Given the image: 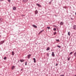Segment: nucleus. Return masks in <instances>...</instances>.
I'll return each instance as SVG.
<instances>
[{"instance_id": "nucleus-1", "label": "nucleus", "mask_w": 76, "mask_h": 76, "mask_svg": "<svg viewBox=\"0 0 76 76\" xmlns=\"http://www.w3.org/2000/svg\"><path fill=\"white\" fill-rule=\"evenodd\" d=\"M4 42V40L1 41L0 42V45H1L2 44H3Z\"/></svg>"}, {"instance_id": "nucleus-2", "label": "nucleus", "mask_w": 76, "mask_h": 76, "mask_svg": "<svg viewBox=\"0 0 76 76\" xmlns=\"http://www.w3.org/2000/svg\"><path fill=\"white\" fill-rule=\"evenodd\" d=\"M36 5L37 6H38V7H41V5H40V4H36Z\"/></svg>"}, {"instance_id": "nucleus-3", "label": "nucleus", "mask_w": 76, "mask_h": 76, "mask_svg": "<svg viewBox=\"0 0 76 76\" xmlns=\"http://www.w3.org/2000/svg\"><path fill=\"white\" fill-rule=\"evenodd\" d=\"M31 54L28 55L27 56L28 58V59L30 58V57H31Z\"/></svg>"}, {"instance_id": "nucleus-4", "label": "nucleus", "mask_w": 76, "mask_h": 76, "mask_svg": "<svg viewBox=\"0 0 76 76\" xmlns=\"http://www.w3.org/2000/svg\"><path fill=\"white\" fill-rule=\"evenodd\" d=\"M73 29H74V30H75L76 29V26L74 25L73 26Z\"/></svg>"}, {"instance_id": "nucleus-5", "label": "nucleus", "mask_w": 76, "mask_h": 76, "mask_svg": "<svg viewBox=\"0 0 76 76\" xmlns=\"http://www.w3.org/2000/svg\"><path fill=\"white\" fill-rule=\"evenodd\" d=\"M60 25H64V23L63 22H61L60 23Z\"/></svg>"}, {"instance_id": "nucleus-6", "label": "nucleus", "mask_w": 76, "mask_h": 76, "mask_svg": "<svg viewBox=\"0 0 76 76\" xmlns=\"http://www.w3.org/2000/svg\"><path fill=\"white\" fill-rule=\"evenodd\" d=\"M28 1V0H23V1L24 2V3H26V2H27Z\"/></svg>"}, {"instance_id": "nucleus-7", "label": "nucleus", "mask_w": 76, "mask_h": 76, "mask_svg": "<svg viewBox=\"0 0 76 76\" xmlns=\"http://www.w3.org/2000/svg\"><path fill=\"white\" fill-rule=\"evenodd\" d=\"M38 11L37 10L35 11V13L36 15H37V14H38Z\"/></svg>"}, {"instance_id": "nucleus-8", "label": "nucleus", "mask_w": 76, "mask_h": 76, "mask_svg": "<svg viewBox=\"0 0 76 76\" xmlns=\"http://www.w3.org/2000/svg\"><path fill=\"white\" fill-rule=\"evenodd\" d=\"M32 26L33 27H34V28H37V26H35V25H32Z\"/></svg>"}, {"instance_id": "nucleus-9", "label": "nucleus", "mask_w": 76, "mask_h": 76, "mask_svg": "<svg viewBox=\"0 0 76 76\" xmlns=\"http://www.w3.org/2000/svg\"><path fill=\"white\" fill-rule=\"evenodd\" d=\"M52 56H53V57H55V55H54V52H53L52 53V54L51 55Z\"/></svg>"}, {"instance_id": "nucleus-10", "label": "nucleus", "mask_w": 76, "mask_h": 76, "mask_svg": "<svg viewBox=\"0 0 76 76\" xmlns=\"http://www.w3.org/2000/svg\"><path fill=\"white\" fill-rule=\"evenodd\" d=\"M13 9L14 10H16V8L15 7H13Z\"/></svg>"}, {"instance_id": "nucleus-11", "label": "nucleus", "mask_w": 76, "mask_h": 76, "mask_svg": "<svg viewBox=\"0 0 76 76\" xmlns=\"http://www.w3.org/2000/svg\"><path fill=\"white\" fill-rule=\"evenodd\" d=\"M15 66H13L12 67V70H14L15 68Z\"/></svg>"}, {"instance_id": "nucleus-12", "label": "nucleus", "mask_w": 76, "mask_h": 76, "mask_svg": "<svg viewBox=\"0 0 76 76\" xmlns=\"http://www.w3.org/2000/svg\"><path fill=\"white\" fill-rule=\"evenodd\" d=\"M33 60H34V63H36V60L35 59V58H33Z\"/></svg>"}, {"instance_id": "nucleus-13", "label": "nucleus", "mask_w": 76, "mask_h": 76, "mask_svg": "<svg viewBox=\"0 0 76 76\" xmlns=\"http://www.w3.org/2000/svg\"><path fill=\"white\" fill-rule=\"evenodd\" d=\"M2 20H3V18H0V22H2Z\"/></svg>"}, {"instance_id": "nucleus-14", "label": "nucleus", "mask_w": 76, "mask_h": 76, "mask_svg": "<svg viewBox=\"0 0 76 76\" xmlns=\"http://www.w3.org/2000/svg\"><path fill=\"white\" fill-rule=\"evenodd\" d=\"M46 50H47V51H48V50H50V48L49 47L47 48Z\"/></svg>"}, {"instance_id": "nucleus-15", "label": "nucleus", "mask_w": 76, "mask_h": 76, "mask_svg": "<svg viewBox=\"0 0 76 76\" xmlns=\"http://www.w3.org/2000/svg\"><path fill=\"white\" fill-rule=\"evenodd\" d=\"M20 61L21 62H23V61H25L23 59H22L20 60Z\"/></svg>"}, {"instance_id": "nucleus-16", "label": "nucleus", "mask_w": 76, "mask_h": 76, "mask_svg": "<svg viewBox=\"0 0 76 76\" xmlns=\"http://www.w3.org/2000/svg\"><path fill=\"white\" fill-rule=\"evenodd\" d=\"M44 31V30H43L42 31H41L39 33V34H40L42 32V31Z\"/></svg>"}, {"instance_id": "nucleus-17", "label": "nucleus", "mask_w": 76, "mask_h": 76, "mask_svg": "<svg viewBox=\"0 0 76 76\" xmlns=\"http://www.w3.org/2000/svg\"><path fill=\"white\" fill-rule=\"evenodd\" d=\"M12 56H14V54H15V53L13 51L12 52Z\"/></svg>"}, {"instance_id": "nucleus-18", "label": "nucleus", "mask_w": 76, "mask_h": 76, "mask_svg": "<svg viewBox=\"0 0 76 76\" xmlns=\"http://www.w3.org/2000/svg\"><path fill=\"white\" fill-rule=\"evenodd\" d=\"M68 35H69V36H70V32H68Z\"/></svg>"}, {"instance_id": "nucleus-19", "label": "nucleus", "mask_w": 76, "mask_h": 76, "mask_svg": "<svg viewBox=\"0 0 76 76\" xmlns=\"http://www.w3.org/2000/svg\"><path fill=\"white\" fill-rule=\"evenodd\" d=\"M57 47H58V48H61V46H60L57 45Z\"/></svg>"}, {"instance_id": "nucleus-20", "label": "nucleus", "mask_w": 76, "mask_h": 76, "mask_svg": "<svg viewBox=\"0 0 76 76\" xmlns=\"http://www.w3.org/2000/svg\"><path fill=\"white\" fill-rule=\"evenodd\" d=\"M70 57H69L68 58L67 60L68 61H69V60H70Z\"/></svg>"}, {"instance_id": "nucleus-21", "label": "nucleus", "mask_w": 76, "mask_h": 76, "mask_svg": "<svg viewBox=\"0 0 76 76\" xmlns=\"http://www.w3.org/2000/svg\"><path fill=\"white\" fill-rule=\"evenodd\" d=\"M74 55L75 57L76 56V52L74 53Z\"/></svg>"}, {"instance_id": "nucleus-22", "label": "nucleus", "mask_w": 76, "mask_h": 76, "mask_svg": "<svg viewBox=\"0 0 76 76\" xmlns=\"http://www.w3.org/2000/svg\"><path fill=\"white\" fill-rule=\"evenodd\" d=\"M56 32H55L53 33V35H56Z\"/></svg>"}, {"instance_id": "nucleus-23", "label": "nucleus", "mask_w": 76, "mask_h": 76, "mask_svg": "<svg viewBox=\"0 0 76 76\" xmlns=\"http://www.w3.org/2000/svg\"><path fill=\"white\" fill-rule=\"evenodd\" d=\"M56 41H58V42H59V41H60L59 39H56Z\"/></svg>"}, {"instance_id": "nucleus-24", "label": "nucleus", "mask_w": 76, "mask_h": 76, "mask_svg": "<svg viewBox=\"0 0 76 76\" xmlns=\"http://www.w3.org/2000/svg\"><path fill=\"white\" fill-rule=\"evenodd\" d=\"M47 28L48 29H50V27H47Z\"/></svg>"}, {"instance_id": "nucleus-25", "label": "nucleus", "mask_w": 76, "mask_h": 76, "mask_svg": "<svg viewBox=\"0 0 76 76\" xmlns=\"http://www.w3.org/2000/svg\"><path fill=\"white\" fill-rule=\"evenodd\" d=\"M25 66H26L27 65V62H26L25 64Z\"/></svg>"}, {"instance_id": "nucleus-26", "label": "nucleus", "mask_w": 76, "mask_h": 76, "mask_svg": "<svg viewBox=\"0 0 76 76\" xmlns=\"http://www.w3.org/2000/svg\"><path fill=\"white\" fill-rule=\"evenodd\" d=\"M47 55L48 57H49V54L48 53H47Z\"/></svg>"}, {"instance_id": "nucleus-27", "label": "nucleus", "mask_w": 76, "mask_h": 76, "mask_svg": "<svg viewBox=\"0 0 76 76\" xmlns=\"http://www.w3.org/2000/svg\"><path fill=\"white\" fill-rule=\"evenodd\" d=\"M64 9H67V7L65 6V7H64Z\"/></svg>"}, {"instance_id": "nucleus-28", "label": "nucleus", "mask_w": 76, "mask_h": 76, "mask_svg": "<svg viewBox=\"0 0 76 76\" xmlns=\"http://www.w3.org/2000/svg\"><path fill=\"white\" fill-rule=\"evenodd\" d=\"M53 31H56V28H54L53 29Z\"/></svg>"}, {"instance_id": "nucleus-29", "label": "nucleus", "mask_w": 76, "mask_h": 76, "mask_svg": "<svg viewBox=\"0 0 76 76\" xmlns=\"http://www.w3.org/2000/svg\"><path fill=\"white\" fill-rule=\"evenodd\" d=\"M4 60H6V57H5L4 58Z\"/></svg>"}, {"instance_id": "nucleus-30", "label": "nucleus", "mask_w": 76, "mask_h": 76, "mask_svg": "<svg viewBox=\"0 0 76 76\" xmlns=\"http://www.w3.org/2000/svg\"><path fill=\"white\" fill-rule=\"evenodd\" d=\"M73 54V53H72V52H71L69 54L70 55H71V54Z\"/></svg>"}, {"instance_id": "nucleus-31", "label": "nucleus", "mask_w": 76, "mask_h": 76, "mask_svg": "<svg viewBox=\"0 0 76 76\" xmlns=\"http://www.w3.org/2000/svg\"><path fill=\"white\" fill-rule=\"evenodd\" d=\"M8 1L9 3H10V0H8Z\"/></svg>"}, {"instance_id": "nucleus-32", "label": "nucleus", "mask_w": 76, "mask_h": 76, "mask_svg": "<svg viewBox=\"0 0 76 76\" xmlns=\"http://www.w3.org/2000/svg\"><path fill=\"white\" fill-rule=\"evenodd\" d=\"M57 65H58V64L57 63H56V66H57Z\"/></svg>"}, {"instance_id": "nucleus-33", "label": "nucleus", "mask_w": 76, "mask_h": 76, "mask_svg": "<svg viewBox=\"0 0 76 76\" xmlns=\"http://www.w3.org/2000/svg\"><path fill=\"white\" fill-rule=\"evenodd\" d=\"M0 1H4V0H0Z\"/></svg>"}, {"instance_id": "nucleus-34", "label": "nucleus", "mask_w": 76, "mask_h": 76, "mask_svg": "<svg viewBox=\"0 0 76 76\" xmlns=\"http://www.w3.org/2000/svg\"><path fill=\"white\" fill-rule=\"evenodd\" d=\"M23 70V69H21V71H22Z\"/></svg>"}, {"instance_id": "nucleus-35", "label": "nucleus", "mask_w": 76, "mask_h": 76, "mask_svg": "<svg viewBox=\"0 0 76 76\" xmlns=\"http://www.w3.org/2000/svg\"><path fill=\"white\" fill-rule=\"evenodd\" d=\"M71 18V20H73V18Z\"/></svg>"}, {"instance_id": "nucleus-36", "label": "nucleus", "mask_w": 76, "mask_h": 76, "mask_svg": "<svg viewBox=\"0 0 76 76\" xmlns=\"http://www.w3.org/2000/svg\"><path fill=\"white\" fill-rule=\"evenodd\" d=\"M60 76H64V75H60Z\"/></svg>"}, {"instance_id": "nucleus-37", "label": "nucleus", "mask_w": 76, "mask_h": 76, "mask_svg": "<svg viewBox=\"0 0 76 76\" xmlns=\"http://www.w3.org/2000/svg\"><path fill=\"white\" fill-rule=\"evenodd\" d=\"M49 3H51V1H50V2H49Z\"/></svg>"}, {"instance_id": "nucleus-38", "label": "nucleus", "mask_w": 76, "mask_h": 76, "mask_svg": "<svg viewBox=\"0 0 76 76\" xmlns=\"http://www.w3.org/2000/svg\"><path fill=\"white\" fill-rule=\"evenodd\" d=\"M1 37V36H0V38Z\"/></svg>"}, {"instance_id": "nucleus-39", "label": "nucleus", "mask_w": 76, "mask_h": 76, "mask_svg": "<svg viewBox=\"0 0 76 76\" xmlns=\"http://www.w3.org/2000/svg\"><path fill=\"white\" fill-rule=\"evenodd\" d=\"M35 9H36V7L35 8Z\"/></svg>"}]
</instances>
